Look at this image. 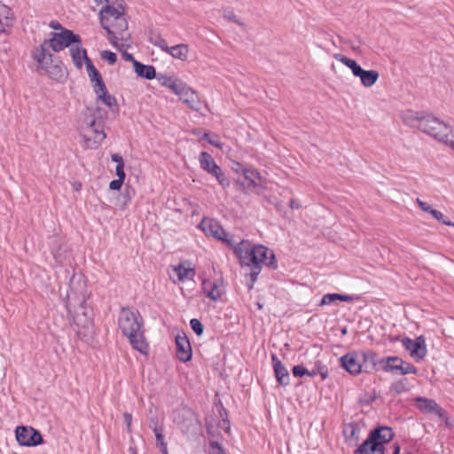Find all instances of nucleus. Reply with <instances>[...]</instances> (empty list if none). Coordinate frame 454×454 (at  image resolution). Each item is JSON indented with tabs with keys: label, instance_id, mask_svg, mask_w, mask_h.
I'll return each instance as SVG.
<instances>
[{
	"label": "nucleus",
	"instance_id": "nucleus-1",
	"mask_svg": "<svg viewBox=\"0 0 454 454\" xmlns=\"http://www.w3.org/2000/svg\"><path fill=\"white\" fill-rule=\"evenodd\" d=\"M87 72L97 95L95 105L88 106L79 121L78 130L82 138L83 146L96 149L106 138L104 118L106 112L100 108L98 103L106 105L110 110L116 106V99L107 92L103 79L90 60L87 62Z\"/></svg>",
	"mask_w": 454,
	"mask_h": 454
},
{
	"label": "nucleus",
	"instance_id": "nucleus-2",
	"mask_svg": "<svg viewBox=\"0 0 454 454\" xmlns=\"http://www.w3.org/2000/svg\"><path fill=\"white\" fill-rule=\"evenodd\" d=\"M401 119L410 128L454 150V128L434 114L407 110L402 113Z\"/></svg>",
	"mask_w": 454,
	"mask_h": 454
},
{
	"label": "nucleus",
	"instance_id": "nucleus-3",
	"mask_svg": "<svg viewBox=\"0 0 454 454\" xmlns=\"http://www.w3.org/2000/svg\"><path fill=\"white\" fill-rule=\"evenodd\" d=\"M78 286H75L74 278L70 284V293L67 294L66 307L70 314L74 313L73 319L78 337L88 341L94 333L92 313L85 306L89 297L85 283L79 281Z\"/></svg>",
	"mask_w": 454,
	"mask_h": 454
},
{
	"label": "nucleus",
	"instance_id": "nucleus-4",
	"mask_svg": "<svg viewBox=\"0 0 454 454\" xmlns=\"http://www.w3.org/2000/svg\"><path fill=\"white\" fill-rule=\"evenodd\" d=\"M100 24L107 33L113 46L121 49L129 46L128 21L124 14L122 0H112L99 12Z\"/></svg>",
	"mask_w": 454,
	"mask_h": 454
},
{
	"label": "nucleus",
	"instance_id": "nucleus-5",
	"mask_svg": "<svg viewBox=\"0 0 454 454\" xmlns=\"http://www.w3.org/2000/svg\"><path fill=\"white\" fill-rule=\"evenodd\" d=\"M235 255L239 258L241 266L251 268L249 273L251 284L249 289L253 288L258 275L264 264L271 269L277 268V261L274 253L262 245H253L248 240H241L233 248Z\"/></svg>",
	"mask_w": 454,
	"mask_h": 454
},
{
	"label": "nucleus",
	"instance_id": "nucleus-6",
	"mask_svg": "<svg viewBox=\"0 0 454 454\" xmlns=\"http://www.w3.org/2000/svg\"><path fill=\"white\" fill-rule=\"evenodd\" d=\"M59 31L51 34L50 38L43 43H46V47H50L53 51L59 52L66 48H69L70 55L74 65L77 68H82L83 63L87 67L90 59L86 51L82 47L81 38L78 35L74 34L71 30L64 28L61 25Z\"/></svg>",
	"mask_w": 454,
	"mask_h": 454
},
{
	"label": "nucleus",
	"instance_id": "nucleus-7",
	"mask_svg": "<svg viewBox=\"0 0 454 454\" xmlns=\"http://www.w3.org/2000/svg\"><path fill=\"white\" fill-rule=\"evenodd\" d=\"M118 325L132 347L141 354H147L148 345L143 331V319L137 309L122 308L118 316Z\"/></svg>",
	"mask_w": 454,
	"mask_h": 454
},
{
	"label": "nucleus",
	"instance_id": "nucleus-8",
	"mask_svg": "<svg viewBox=\"0 0 454 454\" xmlns=\"http://www.w3.org/2000/svg\"><path fill=\"white\" fill-rule=\"evenodd\" d=\"M334 58L349 68L355 77L360 79L361 84L365 88L372 87L379 80L380 74L376 70L363 69L355 59H348L346 56L336 54Z\"/></svg>",
	"mask_w": 454,
	"mask_h": 454
},
{
	"label": "nucleus",
	"instance_id": "nucleus-9",
	"mask_svg": "<svg viewBox=\"0 0 454 454\" xmlns=\"http://www.w3.org/2000/svg\"><path fill=\"white\" fill-rule=\"evenodd\" d=\"M200 228L207 235L213 237L218 240L224 242L228 247L234 248L235 242L230 237L218 222L213 219L204 218L200 223Z\"/></svg>",
	"mask_w": 454,
	"mask_h": 454
},
{
	"label": "nucleus",
	"instance_id": "nucleus-10",
	"mask_svg": "<svg viewBox=\"0 0 454 454\" xmlns=\"http://www.w3.org/2000/svg\"><path fill=\"white\" fill-rule=\"evenodd\" d=\"M236 184L246 192H260L264 187L259 172H236Z\"/></svg>",
	"mask_w": 454,
	"mask_h": 454
},
{
	"label": "nucleus",
	"instance_id": "nucleus-11",
	"mask_svg": "<svg viewBox=\"0 0 454 454\" xmlns=\"http://www.w3.org/2000/svg\"><path fill=\"white\" fill-rule=\"evenodd\" d=\"M15 434L17 442L22 446H37L43 442L40 432L32 427L19 426L16 427Z\"/></svg>",
	"mask_w": 454,
	"mask_h": 454
},
{
	"label": "nucleus",
	"instance_id": "nucleus-12",
	"mask_svg": "<svg viewBox=\"0 0 454 454\" xmlns=\"http://www.w3.org/2000/svg\"><path fill=\"white\" fill-rule=\"evenodd\" d=\"M403 348L409 352L410 356L417 360L423 359L427 355L426 340L423 336H419L415 340L408 337L402 339Z\"/></svg>",
	"mask_w": 454,
	"mask_h": 454
},
{
	"label": "nucleus",
	"instance_id": "nucleus-13",
	"mask_svg": "<svg viewBox=\"0 0 454 454\" xmlns=\"http://www.w3.org/2000/svg\"><path fill=\"white\" fill-rule=\"evenodd\" d=\"M342 368L352 375H357L363 372L362 361L356 353H348L340 358Z\"/></svg>",
	"mask_w": 454,
	"mask_h": 454
},
{
	"label": "nucleus",
	"instance_id": "nucleus-14",
	"mask_svg": "<svg viewBox=\"0 0 454 454\" xmlns=\"http://www.w3.org/2000/svg\"><path fill=\"white\" fill-rule=\"evenodd\" d=\"M179 99L192 111L200 112L201 110L202 101L200 97L199 93L189 85H187L179 96Z\"/></svg>",
	"mask_w": 454,
	"mask_h": 454
},
{
	"label": "nucleus",
	"instance_id": "nucleus-15",
	"mask_svg": "<svg viewBox=\"0 0 454 454\" xmlns=\"http://www.w3.org/2000/svg\"><path fill=\"white\" fill-rule=\"evenodd\" d=\"M176 356L182 362H188L192 358V348L190 341L184 333L176 336Z\"/></svg>",
	"mask_w": 454,
	"mask_h": 454
},
{
	"label": "nucleus",
	"instance_id": "nucleus-16",
	"mask_svg": "<svg viewBox=\"0 0 454 454\" xmlns=\"http://www.w3.org/2000/svg\"><path fill=\"white\" fill-rule=\"evenodd\" d=\"M33 56L35 60L37 62L38 67L44 70V72L57 62V60H54L52 55L48 51L46 43H42L38 48H36Z\"/></svg>",
	"mask_w": 454,
	"mask_h": 454
},
{
	"label": "nucleus",
	"instance_id": "nucleus-17",
	"mask_svg": "<svg viewBox=\"0 0 454 454\" xmlns=\"http://www.w3.org/2000/svg\"><path fill=\"white\" fill-rule=\"evenodd\" d=\"M394 437V433L389 427H379L370 432L368 438L370 442H379L381 445V449L384 451V444L389 442Z\"/></svg>",
	"mask_w": 454,
	"mask_h": 454
},
{
	"label": "nucleus",
	"instance_id": "nucleus-18",
	"mask_svg": "<svg viewBox=\"0 0 454 454\" xmlns=\"http://www.w3.org/2000/svg\"><path fill=\"white\" fill-rule=\"evenodd\" d=\"M362 370L366 373H372L379 370L380 358L373 351H366L361 354Z\"/></svg>",
	"mask_w": 454,
	"mask_h": 454
},
{
	"label": "nucleus",
	"instance_id": "nucleus-19",
	"mask_svg": "<svg viewBox=\"0 0 454 454\" xmlns=\"http://www.w3.org/2000/svg\"><path fill=\"white\" fill-rule=\"evenodd\" d=\"M271 360L273 364L274 374L277 381L281 386H287L290 383V375L286 367L278 358L275 354L271 355Z\"/></svg>",
	"mask_w": 454,
	"mask_h": 454
},
{
	"label": "nucleus",
	"instance_id": "nucleus-20",
	"mask_svg": "<svg viewBox=\"0 0 454 454\" xmlns=\"http://www.w3.org/2000/svg\"><path fill=\"white\" fill-rule=\"evenodd\" d=\"M416 405L425 413H434L440 418L443 416V410L432 399L418 397L416 399Z\"/></svg>",
	"mask_w": 454,
	"mask_h": 454
},
{
	"label": "nucleus",
	"instance_id": "nucleus-21",
	"mask_svg": "<svg viewBox=\"0 0 454 454\" xmlns=\"http://www.w3.org/2000/svg\"><path fill=\"white\" fill-rule=\"evenodd\" d=\"M403 359L399 356H386L380 358V367L386 372H399L402 369Z\"/></svg>",
	"mask_w": 454,
	"mask_h": 454
},
{
	"label": "nucleus",
	"instance_id": "nucleus-22",
	"mask_svg": "<svg viewBox=\"0 0 454 454\" xmlns=\"http://www.w3.org/2000/svg\"><path fill=\"white\" fill-rule=\"evenodd\" d=\"M13 17L11 9L0 3V35L6 33L12 26Z\"/></svg>",
	"mask_w": 454,
	"mask_h": 454
},
{
	"label": "nucleus",
	"instance_id": "nucleus-23",
	"mask_svg": "<svg viewBox=\"0 0 454 454\" xmlns=\"http://www.w3.org/2000/svg\"><path fill=\"white\" fill-rule=\"evenodd\" d=\"M354 454H384L379 442H370L367 438L354 452Z\"/></svg>",
	"mask_w": 454,
	"mask_h": 454
},
{
	"label": "nucleus",
	"instance_id": "nucleus-24",
	"mask_svg": "<svg viewBox=\"0 0 454 454\" xmlns=\"http://www.w3.org/2000/svg\"><path fill=\"white\" fill-rule=\"evenodd\" d=\"M134 71L135 73L142 78L152 80L156 77L155 68L151 65H145L140 63L139 61H134Z\"/></svg>",
	"mask_w": 454,
	"mask_h": 454
},
{
	"label": "nucleus",
	"instance_id": "nucleus-25",
	"mask_svg": "<svg viewBox=\"0 0 454 454\" xmlns=\"http://www.w3.org/2000/svg\"><path fill=\"white\" fill-rule=\"evenodd\" d=\"M360 427L359 425L355 422H349L343 426V435L346 441L357 442L359 440Z\"/></svg>",
	"mask_w": 454,
	"mask_h": 454
},
{
	"label": "nucleus",
	"instance_id": "nucleus-26",
	"mask_svg": "<svg viewBox=\"0 0 454 454\" xmlns=\"http://www.w3.org/2000/svg\"><path fill=\"white\" fill-rule=\"evenodd\" d=\"M189 52V46L184 43H180L169 47V50L168 51V53L171 55L174 59H179L181 61H186L188 59Z\"/></svg>",
	"mask_w": 454,
	"mask_h": 454
},
{
	"label": "nucleus",
	"instance_id": "nucleus-27",
	"mask_svg": "<svg viewBox=\"0 0 454 454\" xmlns=\"http://www.w3.org/2000/svg\"><path fill=\"white\" fill-rule=\"evenodd\" d=\"M45 73L53 80L61 82L66 78V70L65 68L59 64V62H55L52 66H51Z\"/></svg>",
	"mask_w": 454,
	"mask_h": 454
},
{
	"label": "nucleus",
	"instance_id": "nucleus-28",
	"mask_svg": "<svg viewBox=\"0 0 454 454\" xmlns=\"http://www.w3.org/2000/svg\"><path fill=\"white\" fill-rule=\"evenodd\" d=\"M354 297L351 295L339 294H325L320 301V305H330L335 301H351Z\"/></svg>",
	"mask_w": 454,
	"mask_h": 454
},
{
	"label": "nucleus",
	"instance_id": "nucleus-29",
	"mask_svg": "<svg viewBox=\"0 0 454 454\" xmlns=\"http://www.w3.org/2000/svg\"><path fill=\"white\" fill-rule=\"evenodd\" d=\"M199 160H200L201 168H203L204 170H217V169H219L218 166L215 164L212 156L206 152H203L200 153Z\"/></svg>",
	"mask_w": 454,
	"mask_h": 454
},
{
	"label": "nucleus",
	"instance_id": "nucleus-30",
	"mask_svg": "<svg viewBox=\"0 0 454 454\" xmlns=\"http://www.w3.org/2000/svg\"><path fill=\"white\" fill-rule=\"evenodd\" d=\"M178 417H175V421L179 425L189 427L192 422L193 414L189 410H182L177 412Z\"/></svg>",
	"mask_w": 454,
	"mask_h": 454
},
{
	"label": "nucleus",
	"instance_id": "nucleus-31",
	"mask_svg": "<svg viewBox=\"0 0 454 454\" xmlns=\"http://www.w3.org/2000/svg\"><path fill=\"white\" fill-rule=\"evenodd\" d=\"M174 271L176 273L179 281L190 279L194 276V270L192 268H187L182 264L175 267Z\"/></svg>",
	"mask_w": 454,
	"mask_h": 454
},
{
	"label": "nucleus",
	"instance_id": "nucleus-32",
	"mask_svg": "<svg viewBox=\"0 0 454 454\" xmlns=\"http://www.w3.org/2000/svg\"><path fill=\"white\" fill-rule=\"evenodd\" d=\"M221 281H214L211 282L210 290L207 292V297L212 301H217L221 295L222 292L220 290Z\"/></svg>",
	"mask_w": 454,
	"mask_h": 454
},
{
	"label": "nucleus",
	"instance_id": "nucleus-33",
	"mask_svg": "<svg viewBox=\"0 0 454 454\" xmlns=\"http://www.w3.org/2000/svg\"><path fill=\"white\" fill-rule=\"evenodd\" d=\"M202 139L207 141L210 145L223 150V145L221 143L219 136L216 134H211L209 132H204Z\"/></svg>",
	"mask_w": 454,
	"mask_h": 454
},
{
	"label": "nucleus",
	"instance_id": "nucleus-34",
	"mask_svg": "<svg viewBox=\"0 0 454 454\" xmlns=\"http://www.w3.org/2000/svg\"><path fill=\"white\" fill-rule=\"evenodd\" d=\"M186 87H187V84L176 77V79L173 82V83L169 87V90H172L176 96L179 97Z\"/></svg>",
	"mask_w": 454,
	"mask_h": 454
},
{
	"label": "nucleus",
	"instance_id": "nucleus-35",
	"mask_svg": "<svg viewBox=\"0 0 454 454\" xmlns=\"http://www.w3.org/2000/svg\"><path fill=\"white\" fill-rule=\"evenodd\" d=\"M132 195L133 191H131L129 187L125 188L124 192L118 198V201L122 207H125L130 202Z\"/></svg>",
	"mask_w": 454,
	"mask_h": 454
},
{
	"label": "nucleus",
	"instance_id": "nucleus-36",
	"mask_svg": "<svg viewBox=\"0 0 454 454\" xmlns=\"http://www.w3.org/2000/svg\"><path fill=\"white\" fill-rule=\"evenodd\" d=\"M125 173L126 172H116L118 178L110 182L109 188L111 190L115 191L121 189L125 180Z\"/></svg>",
	"mask_w": 454,
	"mask_h": 454
},
{
	"label": "nucleus",
	"instance_id": "nucleus-37",
	"mask_svg": "<svg viewBox=\"0 0 454 454\" xmlns=\"http://www.w3.org/2000/svg\"><path fill=\"white\" fill-rule=\"evenodd\" d=\"M153 431L154 432L155 434V438L157 440V442L160 444V446L162 447V452H167V446H166V443L164 442V435L161 432V429L159 427V426H157V424H155V427H153Z\"/></svg>",
	"mask_w": 454,
	"mask_h": 454
},
{
	"label": "nucleus",
	"instance_id": "nucleus-38",
	"mask_svg": "<svg viewBox=\"0 0 454 454\" xmlns=\"http://www.w3.org/2000/svg\"><path fill=\"white\" fill-rule=\"evenodd\" d=\"M100 58L101 59L106 61L109 65H114L117 60L116 54L110 51H101Z\"/></svg>",
	"mask_w": 454,
	"mask_h": 454
},
{
	"label": "nucleus",
	"instance_id": "nucleus-39",
	"mask_svg": "<svg viewBox=\"0 0 454 454\" xmlns=\"http://www.w3.org/2000/svg\"><path fill=\"white\" fill-rule=\"evenodd\" d=\"M418 370L417 368L411 364V363L403 361L402 369L400 370V374L406 375V374H417Z\"/></svg>",
	"mask_w": 454,
	"mask_h": 454
},
{
	"label": "nucleus",
	"instance_id": "nucleus-40",
	"mask_svg": "<svg viewBox=\"0 0 454 454\" xmlns=\"http://www.w3.org/2000/svg\"><path fill=\"white\" fill-rule=\"evenodd\" d=\"M131 45H132V42H131V39L129 38V46H127V47H123L122 49H121V47H118V46H114V47H115L119 51H121V52L122 57H123V59H124L126 61H130V62H132V65L134 66V61H137V60L133 58L132 54H130V53H128V52H127V50H128V49H129V48L131 47Z\"/></svg>",
	"mask_w": 454,
	"mask_h": 454
},
{
	"label": "nucleus",
	"instance_id": "nucleus-41",
	"mask_svg": "<svg viewBox=\"0 0 454 454\" xmlns=\"http://www.w3.org/2000/svg\"><path fill=\"white\" fill-rule=\"evenodd\" d=\"M190 325H191V328L193 330V332L198 336H200L203 333L204 326L199 319H197V318L191 319Z\"/></svg>",
	"mask_w": 454,
	"mask_h": 454
},
{
	"label": "nucleus",
	"instance_id": "nucleus-42",
	"mask_svg": "<svg viewBox=\"0 0 454 454\" xmlns=\"http://www.w3.org/2000/svg\"><path fill=\"white\" fill-rule=\"evenodd\" d=\"M157 78H158L160 83L163 87H166L168 89H169V87L171 86L173 82L176 79V76H168L166 74H160Z\"/></svg>",
	"mask_w": 454,
	"mask_h": 454
},
{
	"label": "nucleus",
	"instance_id": "nucleus-43",
	"mask_svg": "<svg viewBox=\"0 0 454 454\" xmlns=\"http://www.w3.org/2000/svg\"><path fill=\"white\" fill-rule=\"evenodd\" d=\"M432 216L445 225L454 226V223H452L450 221L447 220L445 215L441 211L434 209V211H432Z\"/></svg>",
	"mask_w": 454,
	"mask_h": 454
},
{
	"label": "nucleus",
	"instance_id": "nucleus-44",
	"mask_svg": "<svg viewBox=\"0 0 454 454\" xmlns=\"http://www.w3.org/2000/svg\"><path fill=\"white\" fill-rule=\"evenodd\" d=\"M406 389L407 388L405 387L403 380L395 381V382L392 383V385L390 387V390L395 394H401V393L406 391Z\"/></svg>",
	"mask_w": 454,
	"mask_h": 454
},
{
	"label": "nucleus",
	"instance_id": "nucleus-45",
	"mask_svg": "<svg viewBox=\"0 0 454 454\" xmlns=\"http://www.w3.org/2000/svg\"><path fill=\"white\" fill-rule=\"evenodd\" d=\"M209 454H226L223 448L217 442H210Z\"/></svg>",
	"mask_w": 454,
	"mask_h": 454
},
{
	"label": "nucleus",
	"instance_id": "nucleus-46",
	"mask_svg": "<svg viewBox=\"0 0 454 454\" xmlns=\"http://www.w3.org/2000/svg\"><path fill=\"white\" fill-rule=\"evenodd\" d=\"M317 374H320L322 380H325L328 377V369L321 362H316V369Z\"/></svg>",
	"mask_w": 454,
	"mask_h": 454
},
{
	"label": "nucleus",
	"instance_id": "nucleus-47",
	"mask_svg": "<svg viewBox=\"0 0 454 454\" xmlns=\"http://www.w3.org/2000/svg\"><path fill=\"white\" fill-rule=\"evenodd\" d=\"M209 173L212 174L213 176L215 177L217 179V181L219 182V184L221 185H223V187L229 185V181H228L227 177L225 176V172H209Z\"/></svg>",
	"mask_w": 454,
	"mask_h": 454
},
{
	"label": "nucleus",
	"instance_id": "nucleus-48",
	"mask_svg": "<svg viewBox=\"0 0 454 454\" xmlns=\"http://www.w3.org/2000/svg\"><path fill=\"white\" fill-rule=\"evenodd\" d=\"M112 160L116 163L115 170H122L124 162L122 157L118 153H114L111 156Z\"/></svg>",
	"mask_w": 454,
	"mask_h": 454
},
{
	"label": "nucleus",
	"instance_id": "nucleus-49",
	"mask_svg": "<svg viewBox=\"0 0 454 454\" xmlns=\"http://www.w3.org/2000/svg\"><path fill=\"white\" fill-rule=\"evenodd\" d=\"M292 372L294 377H303L305 373H308V370L301 365H294Z\"/></svg>",
	"mask_w": 454,
	"mask_h": 454
},
{
	"label": "nucleus",
	"instance_id": "nucleus-50",
	"mask_svg": "<svg viewBox=\"0 0 454 454\" xmlns=\"http://www.w3.org/2000/svg\"><path fill=\"white\" fill-rule=\"evenodd\" d=\"M223 17L227 20L232 21L239 26H244L243 22H241L239 19L237 17V15L234 14L232 12H225Z\"/></svg>",
	"mask_w": 454,
	"mask_h": 454
},
{
	"label": "nucleus",
	"instance_id": "nucleus-51",
	"mask_svg": "<svg viewBox=\"0 0 454 454\" xmlns=\"http://www.w3.org/2000/svg\"><path fill=\"white\" fill-rule=\"evenodd\" d=\"M155 46L160 48L162 51L168 53L169 47L167 42L162 38H158L153 43Z\"/></svg>",
	"mask_w": 454,
	"mask_h": 454
},
{
	"label": "nucleus",
	"instance_id": "nucleus-52",
	"mask_svg": "<svg viewBox=\"0 0 454 454\" xmlns=\"http://www.w3.org/2000/svg\"><path fill=\"white\" fill-rule=\"evenodd\" d=\"M417 203H418V205L419 206V207H420L423 211L427 212V213H429V214H431V215H432V211H434V209H433V208H432V207H431L428 203L424 202V201H422V200H419V199H417Z\"/></svg>",
	"mask_w": 454,
	"mask_h": 454
},
{
	"label": "nucleus",
	"instance_id": "nucleus-53",
	"mask_svg": "<svg viewBox=\"0 0 454 454\" xmlns=\"http://www.w3.org/2000/svg\"><path fill=\"white\" fill-rule=\"evenodd\" d=\"M123 420H124V423L126 424L127 426V428L128 430H129L130 428V425H131V421H132V416L131 414L128 413V412H125L123 414Z\"/></svg>",
	"mask_w": 454,
	"mask_h": 454
},
{
	"label": "nucleus",
	"instance_id": "nucleus-54",
	"mask_svg": "<svg viewBox=\"0 0 454 454\" xmlns=\"http://www.w3.org/2000/svg\"><path fill=\"white\" fill-rule=\"evenodd\" d=\"M210 285H211V281H209V280H204L202 283V289L207 296V292L210 290Z\"/></svg>",
	"mask_w": 454,
	"mask_h": 454
},
{
	"label": "nucleus",
	"instance_id": "nucleus-55",
	"mask_svg": "<svg viewBox=\"0 0 454 454\" xmlns=\"http://www.w3.org/2000/svg\"><path fill=\"white\" fill-rule=\"evenodd\" d=\"M222 427L225 430V432H230V423L228 420L223 419Z\"/></svg>",
	"mask_w": 454,
	"mask_h": 454
},
{
	"label": "nucleus",
	"instance_id": "nucleus-56",
	"mask_svg": "<svg viewBox=\"0 0 454 454\" xmlns=\"http://www.w3.org/2000/svg\"><path fill=\"white\" fill-rule=\"evenodd\" d=\"M301 206L300 204L295 200H290V207L293 208V209H297L299 208Z\"/></svg>",
	"mask_w": 454,
	"mask_h": 454
},
{
	"label": "nucleus",
	"instance_id": "nucleus-57",
	"mask_svg": "<svg viewBox=\"0 0 454 454\" xmlns=\"http://www.w3.org/2000/svg\"><path fill=\"white\" fill-rule=\"evenodd\" d=\"M74 190L78 192L82 189V184L80 182H74L73 183Z\"/></svg>",
	"mask_w": 454,
	"mask_h": 454
},
{
	"label": "nucleus",
	"instance_id": "nucleus-58",
	"mask_svg": "<svg viewBox=\"0 0 454 454\" xmlns=\"http://www.w3.org/2000/svg\"><path fill=\"white\" fill-rule=\"evenodd\" d=\"M58 25H60V24L59 22H57V21H52L51 23V27H52L56 31H59V27Z\"/></svg>",
	"mask_w": 454,
	"mask_h": 454
},
{
	"label": "nucleus",
	"instance_id": "nucleus-59",
	"mask_svg": "<svg viewBox=\"0 0 454 454\" xmlns=\"http://www.w3.org/2000/svg\"><path fill=\"white\" fill-rule=\"evenodd\" d=\"M317 375V372L314 369L312 371L308 370V373H305V376L314 377Z\"/></svg>",
	"mask_w": 454,
	"mask_h": 454
},
{
	"label": "nucleus",
	"instance_id": "nucleus-60",
	"mask_svg": "<svg viewBox=\"0 0 454 454\" xmlns=\"http://www.w3.org/2000/svg\"><path fill=\"white\" fill-rule=\"evenodd\" d=\"M193 133H194L196 136L200 137V139H202V136H203L204 131H202L201 129H195V130L193 131Z\"/></svg>",
	"mask_w": 454,
	"mask_h": 454
},
{
	"label": "nucleus",
	"instance_id": "nucleus-61",
	"mask_svg": "<svg viewBox=\"0 0 454 454\" xmlns=\"http://www.w3.org/2000/svg\"><path fill=\"white\" fill-rule=\"evenodd\" d=\"M95 3H97L98 4H103V3H106V4H109L112 2V0H94Z\"/></svg>",
	"mask_w": 454,
	"mask_h": 454
},
{
	"label": "nucleus",
	"instance_id": "nucleus-62",
	"mask_svg": "<svg viewBox=\"0 0 454 454\" xmlns=\"http://www.w3.org/2000/svg\"><path fill=\"white\" fill-rule=\"evenodd\" d=\"M393 454H400V446L398 444L395 446Z\"/></svg>",
	"mask_w": 454,
	"mask_h": 454
},
{
	"label": "nucleus",
	"instance_id": "nucleus-63",
	"mask_svg": "<svg viewBox=\"0 0 454 454\" xmlns=\"http://www.w3.org/2000/svg\"><path fill=\"white\" fill-rule=\"evenodd\" d=\"M155 424L158 425V421L154 420V419H152L151 423H150V427L153 429V427H155Z\"/></svg>",
	"mask_w": 454,
	"mask_h": 454
},
{
	"label": "nucleus",
	"instance_id": "nucleus-64",
	"mask_svg": "<svg viewBox=\"0 0 454 454\" xmlns=\"http://www.w3.org/2000/svg\"><path fill=\"white\" fill-rule=\"evenodd\" d=\"M341 333H342L343 335H345V334H347V333H348V329H347V327H343V328L341 329Z\"/></svg>",
	"mask_w": 454,
	"mask_h": 454
}]
</instances>
